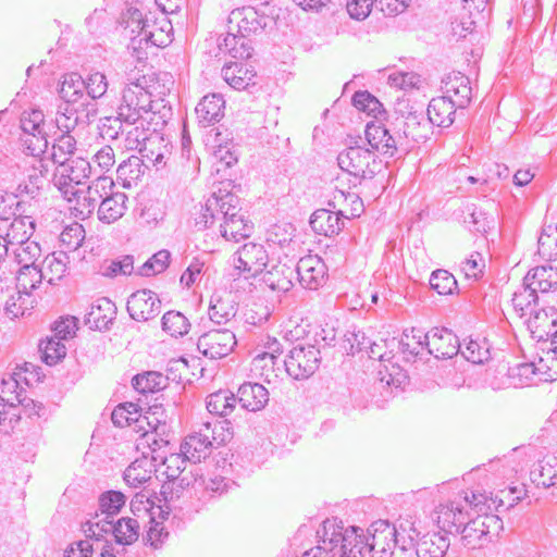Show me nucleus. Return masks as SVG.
I'll list each match as a JSON object with an SVG mask.
<instances>
[{
  "label": "nucleus",
  "instance_id": "f257e3e1",
  "mask_svg": "<svg viewBox=\"0 0 557 557\" xmlns=\"http://www.w3.org/2000/svg\"><path fill=\"white\" fill-rule=\"evenodd\" d=\"M318 535L321 540L313 553L319 554L323 549L321 557H367L372 552L386 557L399 545L396 527L386 520H377L367 530L325 521Z\"/></svg>",
  "mask_w": 557,
  "mask_h": 557
},
{
  "label": "nucleus",
  "instance_id": "f03ea898",
  "mask_svg": "<svg viewBox=\"0 0 557 557\" xmlns=\"http://www.w3.org/2000/svg\"><path fill=\"white\" fill-rule=\"evenodd\" d=\"M463 502L474 509L478 516L465 522L459 531L461 543L465 547L475 549L487 545L494 536L503 530V520L491 513L504 505L503 497H492L485 492H472L471 498L466 494Z\"/></svg>",
  "mask_w": 557,
  "mask_h": 557
},
{
  "label": "nucleus",
  "instance_id": "7ed1b4c3",
  "mask_svg": "<svg viewBox=\"0 0 557 557\" xmlns=\"http://www.w3.org/2000/svg\"><path fill=\"white\" fill-rule=\"evenodd\" d=\"M269 20L265 13L255 7L232 10L227 18V35L219 44L220 51L227 52L235 59H249L253 49L248 37L262 32Z\"/></svg>",
  "mask_w": 557,
  "mask_h": 557
},
{
  "label": "nucleus",
  "instance_id": "20e7f679",
  "mask_svg": "<svg viewBox=\"0 0 557 557\" xmlns=\"http://www.w3.org/2000/svg\"><path fill=\"white\" fill-rule=\"evenodd\" d=\"M153 109L154 104L151 99V92L137 82L127 85L122 90L116 114L126 123L138 122L140 119L149 117V123L152 124L158 120V115L163 113L161 111L156 112Z\"/></svg>",
  "mask_w": 557,
  "mask_h": 557
},
{
  "label": "nucleus",
  "instance_id": "39448f33",
  "mask_svg": "<svg viewBox=\"0 0 557 557\" xmlns=\"http://www.w3.org/2000/svg\"><path fill=\"white\" fill-rule=\"evenodd\" d=\"M222 200L220 235L227 242L236 243L249 237L252 225L239 208V198L232 193H226L222 196Z\"/></svg>",
  "mask_w": 557,
  "mask_h": 557
},
{
  "label": "nucleus",
  "instance_id": "423d86ee",
  "mask_svg": "<svg viewBox=\"0 0 557 557\" xmlns=\"http://www.w3.org/2000/svg\"><path fill=\"white\" fill-rule=\"evenodd\" d=\"M84 532L88 536L95 537L96 542H101L103 533H112L117 544L131 545L139 537L140 523L136 518L132 517H122L117 521H88L85 524Z\"/></svg>",
  "mask_w": 557,
  "mask_h": 557
},
{
  "label": "nucleus",
  "instance_id": "0eeeda50",
  "mask_svg": "<svg viewBox=\"0 0 557 557\" xmlns=\"http://www.w3.org/2000/svg\"><path fill=\"white\" fill-rule=\"evenodd\" d=\"M321 361L320 349L315 345L297 344L284 360L286 373L294 380L310 377L319 368Z\"/></svg>",
  "mask_w": 557,
  "mask_h": 557
},
{
  "label": "nucleus",
  "instance_id": "6e6552de",
  "mask_svg": "<svg viewBox=\"0 0 557 557\" xmlns=\"http://www.w3.org/2000/svg\"><path fill=\"white\" fill-rule=\"evenodd\" d=\"M169 115H171V109L163 106L162 115H158V120L152 123L150 138L138 150L143 162L151 163L158 168L166 164V160L172 152V146L159 129L166 124Z\"/></svg>",
  "mask_w": 557,
  "mask_h": 557
},
{
  "label": "nucleus",
  "instance_id": "1a4fd4ad",
  "mask_svg": "<svg viewBox=\"0 0 557 557\" xmlns=\"http://www.w3.org/2000/svg\"><path fill=\"white\" fill-rule=\"evenodd\" d=\"M338 166L357 178H372L380 169L373 151L357 146L349 147L337 157Z\"/></svg>",
  "mask_w": 557,
  "mask_h": 557
},
{
  "label": "nucleus",
  "instance_id": "9d476101",
  "mask_svg": "<svg viewBox=\"0 0 557 557\" xmlns=\"http://www.w3.org/2000/svg\"><path fill=\"white\" fill-rule=\"evenodd\" d=\"M45 115L40 110L24 112L21 117L23 131L22 141L25 150L32 157H39L48 147L46 133L44 132Z\"/></svg>",
  "mask_w": 557,
  "mask_h": 557
},
{
  "label": "nucleus",
  "instance_id": "9b49d317",
  "mask_svg": "<svg viewBox=\"0 0 557 557\" xmlns=\"http://www.w3.org/2000/svg\"><path fill=\"white\" fill-rule=\"evenodd\" d=\"M236 344L232 329H213L198 338L197 348L205 357L214 360L228 356Z\"/></svg>",
  "mask_w": 557,
  "mask_h": 557
},
{
  "label": "nucleus",
  "instance_id": "f8f14e48",
  "mask_svg": "<svg viewBox=\"0 0 557 557\" xmlns=\"http://www.w3.org/2000/svg\"><path fill=\"white\" fill-rule=\"evenodd\" d=\"M91 165L89 161L82 157H75L57 165L53 175L54 186L61 193L71 191V188L83 184L90 176Z\"/></svg>",
  "mask_w": 557,
  "mask_h": 557
},
{
  "label": "nucleus",
  "instance_id": "ddd939ff",
  "mask_svg": "<svg viewBox=\"0 0 557 557\" xmlns=\"http://www.w3.org/2000/svg\"><path fill=\"white\" fill-rule=\"evenodd\" d=\"M25 178L18 183L15 189V197L26 196L35 199L47 181L49 172L48 163L41 158L32 157L23 161Z\"/></svg>",
  "mask_w": 557,
  "mask_h": 557
},
{
  "label": "nucleus",
  "instance_id": "4468645a",
  "mask_svg": "<svg viewBox=\"0 0 557 557\" xmlns=\"http://www.w3.org/2000/svg\"><path fill=\"white\" fill-rule=\"evenodd\" d=\"M97 113L95 103H62L55 114V125L63 134H70L78 125H88Z\"/></svg>",
  "mask_w": 557,
  "mask_h": 557
},
{
  "label": "nucleus",
  "instance_id": "2eb2a0df",
  "mask_svg": "<svg viewBox=\"0 0 557 557\" xmlns=\"http://www.w3.org/2000/svg\"><path fill=\"white\" fill-rule=\"evenodd\" d=\"M269 261L268 252L263 245L247 243L243 245L234 256V267L245 277H256L262 273Z\"/></svg>",
  "mask_w": 557,
  "mask_h": 557
},
{
  "label": "nucleus",
  "instance_id": "dca6fc26",
  "mask_svg": "<svg viewBox=\"0 0 557 557\" xmlns=\"http://www.w3.org/2000/svg\"><path fill=\"white\" fill-rule=\"evenodd\" d=\"M128 18L126 20V28L131 29L135 36L132 38L133 42L138 41L139 45L145 42L156 47H163L171 42V38L163 34L160 29L159 33H153L150 27L148 18L144 17L141 11L138 9H129L127 11Z\"/></svg>",
  "mask_w": 557,
  "mask_h": 557
},
{
  "label": "nucleus",
  "instance_id": "f3484780",
  "mask_svg": "<svg viewBox=\"0 0 557 557\" xmlns=\"http://www.w3.org/2000/svg\"><path fill=\"white\" fill-rule=\"evenodd\" d=\"M126 308L133 320L145 322L160 313L161 300L154 292L141 289L129 296Z\"/></svg>",
  "mask_w": 557,
  "mask_h": 557
},
{
  "label": "nucleus",
  "instance_id": "a211bd4d",
  "mask_svg": "<svg viewBox=\"0 0 557 557\" xmlns=\"http://www.w3.org/2000/svg\"><path fill=\"white\" fill-rule=\"evenodd\" d=\"M294 268L300 285L307 289L315 290L325 281L326 267L318 256L302 257Z\"/></svg>",
  "mask_w": 557,
  "mask_h": 557
},
{
  "label": "nucleus",
  "instance_id": "6ab92c4d",
  "mask_svg": "<svg viewBox=\"0 0 557 557\" xmlns=\"http://www.w3.org/2000/svg\"><path fill=\"white\" fill-rule=\"evenodd\" d=\"M425 345H429L428 354L436 359L453 358L460 350L458 337L447 329H432L428 332Z\"/></svg>",
  "mask_w": 557,
  "mask_h": 557
},
{
  "label": "nucleus",
  "instance_id": "aec40b11",
  "mask_svg": "<svg viewBox=\"0 0 557 557\" xmlns=\"http://www.w3.org/2000/svg\"><path fill=\"white\" fill-rule=\"evenodd\" d=\"M442 83L444 97L448 98L459 109H465L470 103L472 89L466 75L460 72L449 73Z\"/></svg>",
  "mask_w": 557,
  "mask_h": 557
},
{
  "label": "nucleus",
  "instance_id": "412c9836",
  "mask_svg": "<svg viewBox=\"0 0 557 557\" xmlns=\"http://www.w3.org/2000/svg\"><path fill=\"white\" fill-rule=\"evenodd\" d=\"M468 506L462 499L441 505L437 510V522L445 533L459 534L460 529L469 518L466 511Z\"/></svg>",
  "mask_w": 557,
  "mask_h": 557
},
{
  "label": "nucleus",
  "instance_id": "4be33fe9",
  "mask_svg": "<svg viewBox=\"0 0 557 557\" xmlns=\"http://www.w3.org/2000/svg\"><path fill=\"white\" fill-rule=\"evenodd\" d=\"M209 426H200L199 431L185 437L180 450L188 461L197 463L210 455L212 435H209Z\"/></svg>",
  "mask_w": 557,
  "mask_h": 557
},
{
  "label": "nucleus",
  "instance_id": "5701e85b",
  "mask_svg": "<svg viewBox=\"0 0 557 557\" xmlns=\"http://www.w3.org/2000/svg\"><path fill=\"white\" fill-rule=\"evenodd\" d=\"M345 219L342 211L318 209L310 216V226L317 234L332 236L344 228Z\"/></svg>",
  "mask_w": 557,
  "mask_h": 557
},
{
  "label": "nucleus",
  "instance_id": "b1692460",
  "mask_svg": "<svg viewBox=\"0 0 557 557\" xmlns=\"http://www.w3.org/2000/svg\"><path fill=\"white\" fill-rule=\"evenodd\" d=\"M115 305L107 297L92 301L85 315V322L90 329L108 330L115 315Z\"/></svg>",
  "mask_w": 557,
  "mask_h": 557
},
{
  "label": "nucleus",
  "instance_id": "393cba45",
  "mask_svg": "<svg viewBox=\"0 0 557 557\" xmlns=\"http://www.w3.org/2000/svg\"><path fill=\"white\" fill-rule=\"evenodd\" d=\"M366 138L372 149L393 157L397 151V140L381 122H369L366 126Z\"/></svg>",
  "mask_w": 557,
  "mask_h": 557
},
{
  "label": "nucleus",
  "instance_id": "a878e982",
  "mask_svg": "<svg viewBox=\"0 0 557 557\" xmlns=\"http://www.w3.org/2000/svg\"><path fill=\"white\" fill-rule=\"evenodd\" d=\"M157 458L154 456L143 455L133 461L124 471V480L126 484L133 487H139L147 483L153 472L159 471L156 466Z\"/></svg>",
  "mask_w": 557,
  "mask_h": 557
},
{
  "label": "nucleus",
  "instance_id": "bb28decb",
  "mask_svg": "<svg viewBox=\"0 0 557 557\" xmlns=\"http://www.w3.org/2000/svg\"><path fill=\"white\" fill-rule=\"evenodd\" d=\"M15 213H18L13 221L10 223L9 228L5 233V237L10 244H22L29 240L35 230V222L29 215H24V202L18 201L16 203Z\"/></svg>",
  "mask_w": 557,
  "mask_h": 557
},
{
  "label": "nucleus",
  "instance_id": "cd10ccee",
  "mask_svg": "<svg viewBox=\"0 0 557 557\" xmlns=\"http://www.w3.org/2000/svg\"><path fill=\"white\" fill-rule=\"evenodd\" d=\"M237 401L248 411H259L269 401L268 389L258 383H244L239 386Z\"/></svg>",
  "mask_w": 557,
  "mask_h": 557
},
{
  "label": "nucleus",
  "instance_id": "c85d7f7f",
  "mask_svg": "<svg viewBox=\"0 0 557 557\" xmlns=\"http://www.w3.org/2000/svg\"><path fill=\"white\" fill-rule=\"evenodd\" d=\"M457 109L459 108L444 96L433 98L426 112L429 122L438 127H449L455 121Z\"/></svg>",
  "mask_w": 557,
  "mask_h": 557
},
{
  "label": "nucleus",
  "instance_id": "c756f323",
  "mask_svg": "<svg viewBox=\"0 0 557 557\" xmlns=\"http://www.w3.org/2000/svg\"><path fill=\"white\" fill-rule=\"evenodd\" d=\"M71 262L70 255L67 251L58 250L49 253L42 261L40 269L42 276L49 284L62 280L69 270Z\"/></svg>",
  "mask_w": 557,
  "mask_h": 557
},
{
  "label": "nucleus",
  "instance_id": "7c9ffc66",
  "mask_svg": "<svg viewBox=\"0 0 557 557\" xmlns=\"http://www.w3.org/2000/svg\"><path fill=\"white\" fill-rule=\"evenodd\" d=\"M225 100L219 94L205 96L196 107L199 123L207 126L219 122L224 116Z\"/></svg>",
  "mask_w": 557,
  "mask_h": 557
},
{
  "label": "nucleus",
  "instance_id": "2f4dec72",
  "mask_svg": "<svg viewBox=\"0 0 557 557\" xmlns=\"http://www.w3.org/2000/svg\"><path fill=\"white\" fill-rule=\"evenodd\" d=\"M528 286L537 293L555 292L557 289V268L541 265L531 269L524 278Z\"/></svg>",
  "mask_w": 557,
  "mask_h": 557
},
{
  "label": "nucleus",
  "instance_id": "473e14b6",
  "mask_svg": "<svg viewBox=\"0 0 557 557\" xmlns=\"http://www.w3.org/2000/svg\"><path fill=\"white\" fill-rule=\"evenodd\" d=\"M127 196L121 191H114L106 196L97 207L98 219L103 223H113L121 219L126 211Z\"/></svg>",
  "mask_w": 557,
  "mask_h": 557
},
{
  "label": "nucleus",
  "instance_id": "72a5a7b5",
  "mask_svg": "<svg viewBox=\"0 0 557 557\" xmlns=\"http://www.w3.org/2000/svg\"><path fill=\"white\" fill-rule=\"evenodd\" d=\"M111 420L114 425L124 428L135 425L134 430L139 432L144 430V424L151 425L148 417H143L139 413L138 406L133 403L120 404L114 408L111 414Z\"/></svg>",
  "mask_w": 557,
  "mask_h": 557
},
{
  "label": "nucleus",
  "instance_id": "f704fd0d",
  "mask_svg": "<svg viewBox=\"0 0 557 557\" xmlns=\"http://www.w3.org/2000/svg\"><path fill=\"white\" fill-rule=\"evenodd\" d=\"M223 79L234 89L244 90L253 86L256 72L244 63H230L222 69Z\"/></svg>",
  "mask_w": 557,
  "mask_h": 557
},
{
  "label": "nucleus",
  "instance_id": "c9c22d12",
  "mask_svg": "<svg viewBox=\"0 0 557 557\" xmlns=\"http://www.w3.org/2000/svg\"><path fill=\"white\" fill-rule=\"evenodd\" d=\"M428 333H424L421 329L412 327L410 331H406L399 342L400 350L405 358L410 361H414L416 358L422 357L424 352H428V346L425 345Z\"/></svg>",
  "mask_w": 557,
  "mask_h": 557
},
{
  "label": "nucleus",
  "instance_id": "e433bc0d",
  "mask_svg": "<svg viewBox=\"0 0 557 557\" xmlns=\"http://www.w3.org/2000/svg\"><path fill=\"white\" fill-rule=\"evenodd\" d=\"M296 276L293 265L278 263L264 273L263 281L272 290L286 293L293 287V281Z\"/></svg>",
  "mask_w": 557,
  "mask_h": 557
},
{
  "label": "nucleus",
  "instance_id": "4c0bfd02",
  "mask_svg": "<svg viewBox=\"0 0 557 557\" xmlns=\"http://www.w3.org/2000/svg\"><path fill=\"white\" fill-rule=\"evenodd\" d=\"M85 81L76 73L66 74L63 76L59 94L64 100V103L91 102L85 96Z\"/></svg>",
  "mask_w": 557,
  "mask_h": 557
},
{
  "label": "nucleus",
  "instance_id": "58836bf2",
  "mask_svg": "<svg viewBox=\"0 0 557 557\" xmlns=\"http://www.w3.org/2000/svg\"><path fill=\"white\" fill-rule=\"evenodd\" d=\"M449 540L441 532L423 535L417 543L418 557H444L449 548Z\"/></svg>",
  "mask_w": 557,
  "mask_h": 557
},
{
  "label": "nucleus",
  "instance_id": "ea45409f",
  "mask_svg": "<svg viewBox=\"0 0 557 557\" xmlns=\"http://www.w3.org/2000/svg\"><path fill=\"white\" fill-rule=\"evenodd\" d=\"M152 124L149 117L140 119L138 122L126 123L124 134V147L127 150H139L144 143L150 138Z\"/></svg>",
  "mask_w": 557,
  "mask_h": 557
},
{
  "label": "nucleus",
  "instance_id": "a19ab883",
  "mask_svg": "<svg viewBox=\"0 0 557 557\" xmlns=\"http://www.w3.org/2000/svg\"><path fill=\"white\" fill-rule=\"evenodd\" d=\"M125 502V495L119 491L102 493L99 497V512H96L91 521L113 520V517L121 511Z\"/></svg>",
  "mask_w": 557,
  "mask_h": 557
},
{
  "label": "nucleus",
  "instance_id": "79ce46f5",
  "mask_svg": "<svg viewBox=\"0 0 557 557\" xmlns=\"http://www.w3.org/2000/svg\"><path fill=\"white\" fill-rule=\"evenodd\" d=\"M429 119L426 120L422 111H412L405 116L403 121V132L406 138L419 143L428 138L430 129Z\"/></svg>",
  "mask_w": 557,
  "mask_h": 557
},
{
  "label": "nucleus",
  "instance_id": "37998d69",
  "mask_svg": "<svg viewBox=\"0 0 557 557\" xmlns=\"http://www.w3.org/2000/svg\"><path fill=\"white\" fill-rule=\"evenodd\" d=\"M221 132L213 128L207 134V145L211 147L214 158L223 163L226 168L232 166L237 162V154L233 141L219 143Z\"/></svg>",
  "mask_w": 557,
  "mask_h": 557
},
{
  "label": "nucleus",
  "instance_id": "c03bdc74",
  "mask_svg": "<svg viewBox=\"0 0 557 557\" xmlns=\"http://www.w3.org/2000/svg\"><path fill=\"white\" fill-rule=\"evenodd\" d=\"M71 191L62 193L63 197L70 203V209L74 211L75 216L81 219L89 218L97 209L95 202L90 199L86 189L71 188Z\"/></svg>",
  "mask_w": 557,
  "mask_h": 557
},
{
  "label": "nucleus",
  "instance_id": "a18cd8bd",
  "mask_svg": "<svg viewBox=\"0 0 557 557\" xmlns=\"http://www.w3.org/2000/svg\"><path fill=\"white\" fill-rule=\"evenodd\" d=\"M222 194L219 190V194H213L207 201L205 206H201L199 215L196 218V226L199 230L211 228L216 220H221V205H222Z\"/></svg>",
  "mask_w": 557,
  "mask_h": 557
},
{
  "label": "nucleus",
  "instance_id": "49530a36",
  "mask_svg": "<svg viewBox=\"0 0 557 557\" xmlns=\"http://www.w3.org/2000/svg\"><path fill=\"white\" fill-rule=\"evenodd\" d=\"M150 422L151 425L144 424V430L139 431L143 433L140 435L138 446H147L152 453H154L169 444V441L162 437L166 424L165 422L161 423L158 419Z\"/></svg>",
  "mask_w": 557,
  "mask_h": 557
},
{
  "label": "nucleus",
  "instance_id": "de8ad7c7",
  "mask_svg": "<svg viewBox=\"0 0 557 557\" xmlns=\"http://www.w3.org/2000/svg\"><path fill=\"white\" fill-rule=\"evenodd\" d=\"M237 399L228 391H218L207 397V409L210 413L226 417L235 409Z\"/></svg>",
  "mask_w": 557,
  "mask_h": 557
},
{
  "label": "nucleus",
  "instance_id": "09e8293b",
  "mask_svg": "<svg viewBox=\"0 0 557 557\" xmlns=\"http://www.w3.org/2000/svg\"><path fill=\"white\" fill-rule=\"evenodd\" d=\"M237 312L236 306L231 300L213 297L209 307V318L215 324H233Z\"/></svg>",
  "mask_w": 557,
  "mask_h": 557
},
{
  "label": "nucleus",
  "instance_id": "8fccbe9b",
  "mask_svg": "<svg viewBox=\"0 0 557 557\" xmlns=\"http://www.w3.org/2000/svg\"><path fill=\"white\" fill-rule=\"evenodd\" d=\"M277 359L272 358V354H258L251 362V371L256 376L263 379L267 383L274 382L278 377L276 367Z\"/></svg>",
  "mask_w": 557,
  "mask_h": 557
},
{
  "label": "nucleus",
  "instance_id": "3c124183",
  "mask_svg": "<svg viewBox=\"0 0 557 557\" xmlns=\"http://www.w3.org/2000/svg\"><path fill=\"white\" fill-rule=\"evenodd\" d=\"M168 377L157 371H148L137 374L133 377L132 384L134 388L141 393H154L165 387Z\"/></svg>",
  "mask_w": 557,
  "mask_h": 557
},
{
  "label": "nucleus",
  "instance_id": "603ef678",
  "mask_svg": "<svg viewBox=\"0 0 557 557\" xmlns=\"http://www.w3.org/2000/svg\"><path fill=\"white\" fill-rule=\"evenodd\" d=\"M42 280L45 278L38 267H21L16 276L17 292L29 297L30 293L37 288Z\"/></svg>",
  "mask_w": 557,
  "mask_h": 557
},
{
  "label": "nucleus",
  "instance_id": "864d4df0",
  "mask_svg": "<svg viewBox=\"0 0 557 557\" xmlns=\"http://www.w3.org/2000/svg\"><path fill=\"white\" fill-rule=\"evenodd\" d=\"M75 150V138L71 134H62L54 140L51 159L54 164L59 165L65 161L74 159Z\"/></svg>",
  "mask_w": 557,
  "mask_h": 557
},
{
  "label": "nucleus",
  "instance_id": "5fc2aeb1",
  "mask_svg": "<svg viewBox=\"0 0 557 557\" xmlns=\"http://www.w3.org/2000/svg\"><path fill=\"white\" fill-rule=\"evenodd\" d=\"M190 323L180 311H168L162 317V330L172 337L184 336L188 333Z\"/></svg>",
  "mask_w": 557,
  "mask_h": 557
},
{
  "label": "nucleus",
  "instance_id": "6e6d98bb",
  "mask_svg": "<svg viewBox=\"0 0 557 557\" xmlns=\"http://www.w3.org/2000/svg\"><path fill=\"white\" fill-rule=\"evenodd\" d=\"M85 239V228L81 223L74 222L64 227L60 234L61 247L67 253H74Z\"/></svg>",
  "mask_w": 557,
  "mask_h": 557
},
{
  "label": "nucleus",
  "instance_id": "4d7b16f0",
  "mask_svg": "<svg viewBox=\"0 0 557 557\" xmlns=\"http://www.w3.org/2000/svg\"><path fill=\"white\" fill-rule=\"evenodd\" d=\"M21 419V409L12 401L0 397V432L9 434Z\"/></svg>",
  "mask_w": 557,
  "mask_h": 557
},
{
  "label": "nucleus",
  "instance_id": "13d9d810",
  "mask_svg": "<svg viewBox=\"0 0 557 557\" xmlns=\"http://www.w3.org/2000/svg\"><path fill=\"white\" fill-rule=\"evenodd\" d=\"M537 300V292L528 286V282L523 280L522 286L515 292L512 297V306L520 317H524L528 310H532V305Z\"/></svg>",
  "mask_w": 557,
  "mask_h": 557
},
{
  "label": "nucleus",
  "instance_id": "bf43d9fd",
  "mask_svg": "<svg viewBox=\"0 0 557 557\" xmlns=\"http://www.w3.org/2000/svg\"><path fill=\"white\" fill-rule=\"evenodd\" d=\"M42 361L48 366L57 364L66 355L65 345L53 337L39 344Z\"/></svg>",
  "mask_w": 557,
  "mask_h": 557
},
{
  "label": "nucleus",
  "instance_id": "052dcab7",
  "mask_svg": "<svg viewBox=\"0 0 557 557\" xmlns=\"http://www.w3.org/2000/svg\"><path fill=\"white\" fill-rule=\"evenodd\" d=\"M170 258L171 253L169 250H159L139 268L138 274L151 276L164 272L169 267Z\"/></svg>",
  "mask_w": 557,
  "mask_h": 557
},
{
  "label": "nucleus",
  "instance_id": "680f3d73",
  "mask_svg": "<svg viewBox=\"0 0 557 557\" xmlns=\"http://www.w3.org/2000/svg\"><path fill=\"white\" fill-rule=\"evenodd\" d=\"M114 182L110 176L99 175L90 185H88L86 190L90 196V199L98 207L102 199H106V196L114 193Z\"/></svg>",
  "mask_w": 557,
  "mask_h": 557
},
{
  "label": "nucleus",
  "instance_id": "e2e57ef3",
  "mask_svg": "<svg viewBox=\"0 0 557 557\" xmlns=\"http://www.w3.org/2000/svg\"><path fill=\"white\" fill-rule=\"evenodd\" d=\"M14 255L21 267H37L35 262L41 255V248L36 242L27 240L18 244Z\"/></svg>",
  "mask_w": 557,
  "mask_h": 557
},
{
  "label": "nucleus",
  "instance_id": "0e129e2a",
  "mask_svg": "<svg viewBox=\"0 0 557 557\" xmlns=\"http://www.w3.org/2000/svg\"><path fill=\"white\" fill-rule=\"evenodd\" d=\"M134 270L132 256H124L116 260H107L101 264L100 272L103 276L115 277L119 274L128 275Z\"/></svg>",
  "mask_w": 557,
  "mask_h": 557
},
{
  "label": "nucleus",
  "instance_id": "69168bd1",
  "mask_svg": "<svg viewBox=\"0 0 557 557\" xmlns=\"http://www.w3.org/2000/svg\"><path fill=\"white\" fill-rule=\"evenodd\" d=\"M430 286L440 295H449L457 288V281L448 271L440 269L432 272Z\"/></svg>",
  "mask_w": 557,
  "mask_h": 557
},
{
  "label": "nucleus",
  "instance_id": "338daca9",
  "mask_svg": "<svg viewBox=\"0 0 557 557\" xmlns=\"http://www.w3.org/2000/svg\"><path fill=\"white\" fill-rule=\"evenodd\" d=\"M459 352L465 359L475 364H481L491 358L487 344L485 342L479 343L473 339H470L463 348L460 347Z\"/></svg>",
  "mask_w": 557,
  "mask_h": 557
},
{
  "label": "nucleus",
  "instance_id": "774afa93",
  "mask_svg": "<svg viewBox=\"0 0 557 557\" xmlns=\"http://www.w3.org/2000/svg\"><path fill=\"white\" fill-rule=\"evenodd\" d=\"M100 542L86 534L85 540L72 543L64 552L63 557H92L95 550L99 549Z\"/></svg>",
  "mask_w": 557,
  "mask_h": 557
}]
</instances>
